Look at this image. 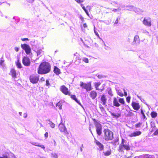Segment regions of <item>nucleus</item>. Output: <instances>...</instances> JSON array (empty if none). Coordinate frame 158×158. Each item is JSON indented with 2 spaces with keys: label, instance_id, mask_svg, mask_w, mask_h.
<instances>
[{
  "label": "nucleus",
  "instance_id": "1",
  "mask_svg": "<svg viewBox=\"0 0 158 158\" xmlns=\"http://www.w3.org/2000/svg\"><path fill=\"white\" fill-rule=\"evenodd\" d=\"M51 70V66L50 64L47 62H42L39 65L37 73L38 74L43 75L49 73Z\"/></svg>",
  "mask_w": 158,
  "mask_h": 158
},
{
  "label": "nucleus",
  "instance_id": "2",
  "mask_svg": "<svg viewBox=\"0 0 158 158\" xmlns=\"http://www.w3.org/2000/svg\"><path fill=\"white\" fill-rule=\"evenodd\" d=\"M103 138L106 141L111 140L114 138L113 133L108 129H105L103 131Z\"/></svg>",
  "mask_w": 158,
  "mask_h": 158
},
{
  "label": "nucleus",
  "instance_id": "3",
  "mask_svg": "<svg viewBox=\"0 0 158 158\" xmlns=\"http://www.w3.org/2000/svg\"><path fill=\"white\" fill-rule=\"evenodd\" d=\"M125 140L123 139H122L121 142L119 146L118 150L119 152H123L124 149L127 151L130 150V147L128 144H125Z\"/></svg>",
  "mask_w": 158,
  "mask_h": 158
},
{
  "label": "nucleus",
  "instance_id": "4",
  "mask_svg": "<svg viewBox=\"0 0 158 158\" xmlns=\"http://www.w3.org/2000/svg\"><path fill=\"white\" fill-rule=\"evenodd\" d=\"M92 120L94 122V124L96 128V131L97 134L100 136L102 133V125L95 118H92Z\"/></svg>",
  "mask_w": 158,
  "mask_h": 158
},
{
  "label": "nucleus",
  "instance_id": "5",
  "mask_svg": "<svg viewBox=\"0 0 158 158\" xmlns=\"http://www.w3.org/2000/svg\"><path fill=\"white\" fill-rule=\"evenodd\" d=\"M80 85L82 88L85 89L87 91H90L92 89L91 84L90 82L85 83L81 82Z\"/></svg>",
  "mask_w": 158,
  "mask_h": 158
},
{
  "label": "nucleus",
  "instance_id": "6",
  "mask_svg": "<svg viewBox=\"0 0 158 158\" xmlns=\"http://www.w3.org/2000/svg\"><path fill=\"white\" fill-rule=\"evenodd\" d=\"M39 76L35 74L31 75L29 77V80L32 84H36L39 81Z\"/></svg>",
  "mask_w": 158,
  "mask_h": 158
},
{
  "label": "nucleus",
  "instance_id": "7",
  "mask_svg": "<svg viewBox=\"0 0 158 158\" xmlns=\"http://www.w3.org/2000/svg\"><path fill=\"white\" fill-rule=\"evenodd\" d=\"M21 46L22 48L25 51L27 54L29 55L31 53V49L28 45L24 44H21Z\"/></svg>",
  "mask_w": 158,
  "mask_h": 158
},
{
  "label": "nucleus",
  "instance_id": "8",
  "mask_svg": "<svg viewBox=\"0 0 158 158\" xmlns=\"http://www.w3.org/2000/svg\"><path fill=\"white\" fill-rule=\"evenodd\" d=\"M60 90L64 95L68 96L70 95L71 92L65 85H61L60 88Z\"/></svg>",
  "mask_w": 158,
  "mask_h": 158
},
{
  "label": "nucleus",
  "instance_id": "9",
  "mask_svg": "<svg viewBox=\"0 0 158 158\" xmlns=\"http://www.w3.org/2000/svg\"><path fill=\"white\" fill-rule=\"evenodd\" d=\"M58 128L60 131L62 133H63L64 135L67 136L69 134L67 131L65 127L63 124H60L59 125Z\"/></svg>",
  "mask_w": 158,
  "mask_h": 158
},
{
  "label": "nucleus",
  "instance_id": "10",
  "mask_svg": "<svg viewBox=\"0 0 158 158\" xmlns=\"http://www.w3.org/2000/svg\"><path fill=\"white\" fill-rule=\"evenodd\" d=\"M22 63L23 64L26 66L30 65L31 62L29 59L27 57H24L22 60Z\"/></svg>",
  "mask_w": 158,
  "mask_h": 158
},
{
  "label": "nucleus",
  "instance_id": "11",
  "mask_svg": "<svg viewBox=\"0 0 158 158\" xmlns=\"http://www.w3.org/2000/svg\"><path fill=\"white\" fill-rule=\"evenodd\" d=\"M143 23L144 25L150 27L151 25V21L150 18H145L143 20Z\"/></svg>",
  "mask_w": 158,
  "mask_h": 158
},
{
  "label": "nucleus",
  "instance_id": "12",
  "mask_svg": "<svg viewBox=\"0 0 158 158\" xmlns=\"http://www.w3.org/2000/svg\"><path fill=\"white\" fill-rule=\"evenodd\" d=\"M133 108L136 110H138L140 108V106L138 103L133 101L131 104Z\"/></svg>",
  "mask_w": 158,
  "mask_h": 158
},
{
  "label": "nucleus",
  "instance_id": "13",
  "mask_svg": "<svg viewBox=\"0 0 158 158\" xmlns=\"http://www.w3.org/2000/svg\"><path fill=\"white\" fill-rule=\"evenodd\" d=\"M81 6L82 7V8L83 9L84 11L85 12V13L88 16H89V15L88 11L89 10V11H90L91 9L90 7L89 6H86V9L82 4H81Z\"/></svg>",
  "mask_w": 158,
  "mask_h": 158
},
{
  "label": "nucleus",
  "instance_id": "14",
  "mask_svg": "<svg viewBox=\"0 0 158 158\" xmlns=\"http://www.w3.org/2000/svg\"><path fill=\"white\" fill-rule=\"evenodd\" d=\"M141 133V132L140 131H135L129 134L128 136L131 137L137 136L140 135Z\"/></svg>",
  "mask_w": 158,
  "mask_h": 158
},
{
  "label": "nucleus",
  "instance_id": "15",
  "mask_svg": "<svg viewBox=\"0 0 158 158\" xmlns=\"http://www.w3.org/2000/svg\"><path fill=\"white\" fill-rule=\"evenodd\" d=\"M101 84V83L100 82H96L94 83V86L96 90L102 91L104 89V88L103 87L102 88H99V86Z\"/></svg>",
  "mask_w": 158,
  "mask_h": 158
},
{
  "label": "nucleus",
  "instance_id": "16",
  "mask_svg": "<svg viewBox=\"0 0 158 158\" xmlns=\"http://www.w3.org/2000/svg\"><path fill=\"white\" fill-rule=\"evenodd\" d=\"M53 71L56 75H58L61 73L60 69L56 66H54Z\"/></svg>",
  "mask_w": 158,
  "mask_h": 158
},
{
  "label": "nucleus",
  "instance_id": "17",
  "mask_svg": "<svg viewBox=\"0 0 158 158\" xmlns=\"http://www.w3.org/2000/svg\"><path fill=\"white\" fill-rule=\"evenodd\" d=\"M10 74L14 78H15L16 77V72L15 70L14 69H12L10 70Z\"/></svg>",
  "mask_w": 158,
  "mask_h": 158
},
{
  "label": "nucleus",
  "instance_id": "18",
  "mask_svg": "<svg viewBox=\"0 0 158 158\" xmlns=\"http://www.w3.org/2000/svg\"><path fill=\"white\" fill-rule=\"evenodd\" d=\"M95 143H96V145L99 147L100 151H102L103 150L104 146L102 143L97 140H95Z\"/></svg>",
  "mask_w": 158,
  "mask_h": 158
},
{
  "label": "nucleus",
  "instance_id": "19",
  "mask_svg": "<svg viewBox=\"0 0 158 158\" xmlns=\"http://www.w3.org/2000/svg\"><path fill=\"white\" fill-rule=\"evenodd\" d=\"M97 94L95 91H92L90 92L89 96L93 99H94L97 96Z\"/></svg>",
  "mask_w": 158,
  "mask_h": 158
},
{
  "label": "nucleus",
  "instance_id": "20",
  "mask_svg": "<svg viewBox=\"0 0 158 158\" xmlns=\"http://www.w3.org/2000/svg\"><path fill=\"white\" fill-rule=\"evenodd\" d=\"M101 100L102 102L103 105H105L106 104L107 99L105 94H103L102 95Z\"/></svg>",
  "mask_w": 158,
  "mask_h": 158
},
{
  "label": "nucleus",
  "instance_id": "21",
  "mask_svg": "<svg viewBox=\"0 0 158 158\" xmlns=\"http://www.w3.org/2000/svg\"><path fill=\"white\" fill-rule=\"evenodd\" d=\"M69 96H70L71 98L72 99L75 101L77 103L79 104V105H81V103L80 101H78L77 99V98L76 97V96L75 95H72L71 94V93H70V95H68Z\"/></svg>",
  "mask_w": 158,
  "mask_h": 158
},
{
  "label": "nucleus",
  "instance_id": "22",
  "mask_svg": "<svg viewBox=\"0 0 158 158\" xmlns=\"http://www.w3.org/2000/svg\"><path fill=\"white\" fill-rule=\"evenodd\" d=\"M113 104L114 106L116 107H118L120 106V104L118 102V100L115 97L113 98Z\"/></svg>",
  "mask_w": 158,
  "mask_h": 158
},
{
  "label": "nucleus",
  "instance_id": "23",
  "mask_svg": "<svg viewBox=\"0 0 158 158\" xmlns=\"http://www.w3.org/2000/svg\"><path fill=\"white\" fill-rule=\"evenodd\" d=\"M32 144L35 146L40 147L42 148L43 149H44L45 148V147L43 145H40L39 143H35V142H32Z\"/></svg>",
  "mask_w": 158,
  "mask_h": 158
},
{
  "label": "nucleus",
  "instance_id": "24",
  "mask_svg": "<svg viewBox=\"0 0 158 158\" xmlns=\"http://www.w3.org/2000/svg\"><path fill=\"white\" fill-rule=\"evenodd\" d=\"M15 64L18 68L21 69L22 68V66L19 59H18L17 61L15 62Z\"/></svg>",
  "mask_w": 158,
  "mask_h": 158
},
{
  "label": "nucleus",
  "instance_id": "25",
  "mask_svg": "<svg viewBox=\"0 0 158 158\" xmlns=\"http://www.w3.org/2000/svg\"><path fill=\"white\" fill-rule=\"evenodd\" d=\"M150 115L152 118H155L157 116V114L156 112L152 111L151 112Z\"/></svg>",
  "mask_w": 158,
  "mask_h": 158
},
{
  "label": "nucleus",
  "instance_id": "26",
  "mask_svg": "<svg viewBox=\"0 0 158 158\" xmlns=\"http://www.w3.org/2000/svg\"><path fill=\"white\" fill-rule=\"evenodd\" d=\"M62 102L60 101L56 104V106L59 108V109L61 110L62 108Z\"/></svg>",
  "mask_w": 158,
  "mask_h": 158
},
{
  "label": "nucleus",
  "instance_id": "27",
  "mask_svg": "<svg viewBox=\"0 0 158 158\" xmlns=\"http://www.w3.org/2000/svg\"><path fill=\"white\" fill-rule=\"evenodd\" d=\"M111 115L113 116L114 118H118L121 116V114L120 113H117L115 114L113 113H111Z\"/></svg>",
  "mask_w": 158,
  "mask_h": 158
},
{
  "label": "nucleus",
  "instance_id": "28",
  "mask_svg": "<svg viewBox=\"0 0 158 158\" xmlns=\"http://www.w3.org/2000/svg\"><path fill=\"white\" fill-rule=\"evenodd\" d=\"M111 150H110L105 152L104 153V154L105 156H108L111 154Z\"/></svg>",
  "mask_w": 158,
  "mask_h": 158
},
{
  "label": "nucleus",
  "instance_id": "29",
  "mask_svg": "<svg viewBox=\"0 0 158 158\" xmlns=\"http://www.w3.org/2000/svg\"><path fill=\"white\" fill-rule=\"evenodd\" d=\"M51 157L52 158H57V155L55 153H52L51 154Z\"/></svg>",
  "mask_w": 158,
  "mask_h": 158
},
{
  "label": "nucleus",
  "instance_id": "30",
  "mask_svg": "<svg viewBox=\"0 0 158 158\" xmlns=\"http://www.w3.org/2000/svg\"><path fill=\"white\" fill-rule=\"evenodd\" d=\"M119 102L122 104H125V101L124 99L123 98H120L118 100Z\"/></svg>",
  "mask_w": 158,
  "mask_h": 158
},
{
  "label": "nucleus",
  "instance_id": "31",
  "mask_svg": "<svg viewBox=\"0 0 158 158\" xmlns=\"http://www.w3.org/2000/svg\"><path fill=\"white\" fill-rule=\"evenodd\" d=\"M139 39L138 35H136L135 36L134 38V41L135 42L139 41Z\"/></svg>",
  "mask_w": 158,
  "mask_h": 158
},
{
  "label": "nucleus",
  "instance_id": "32",
  "mask_svg": "<svg viewBox=\"0 0 158 158\" xmlns=\"http://www.w3.org/2000/svg\"><path fill=\"white\" fill-rule=\"evenodd\" d=\"M142 123H137L135 125V127L136 128L139 127H140V126L142 125Z\"/></svg>",
  "mask_w": 158,
  "mask_h": 158
},
{
  "label": "nucleus",
  "instance_id": "33",
  "mask_svg": "<svg viewBox=\"0 0 158 158\" xmlns=\"http://www.w3.org/2000/svg\"><path fill=\"white\" fill-rule=\"evenodd\" d=\"M45 85L46 86L48 87L50 85V83L48 80H47L46 81Z\"/></svg>",
  "mask_w": 158,
  "mask_h": 158
},
{
  "label": "nucleus",
  "instance_id": "34",
  "mask_svg": "<svg viewBox=\"0 0 158 158\" xmlns=\"http://www.w3.org/2000/svg\"><path fill=\"white\" fill-rule=\"evenodd\" d=\"M117 94H118L121 96V97H123V96L124 95L123 94V93H122V92H121L119 90H118L117 92Z\"/></svg>",
  "mask_w": 158,
  "mask_h": 158
},
{
  "label": "nucleus",
  "instance_id": "35",
  "mask_svg": "<svg viewBox=\"0 0 158 158\" xmlns=\"http://www.w3.org/2000/svg\"><path fill=\"white\" fill-rule=\"evenodd\" d=\"M42 51L41 50H39L37 51L36 53L37 56L40 55L42 53Z\"/></svg>",
  "mask_w": 158,
  "mask_h": 158
},
{
  "label": "nucleus",
  "instance_id": "36",
  "mask_svg": "<svg viewBox=\"0 0 158 158\" xmlns=\"http://www.w3.org/2000/svg\"><path fill=\"white\" fill-rule=\"evenodd\" d=\"M131 97L130 96H128L126 98V100L127 102H128L129 103L130 102V99H131Z\"/></svg>",
  "mask_w": 158,
  "mask_h": 158
},
{
  "label": "nucleus",
  "instance_id": "37",
  "mask_svg": "<svg viewBox=\"0 0 158 158\" xmlns=\"http://www.w3.org/2000/svg\"><path fill=\"white\" fill-rule=\"evenodd\" d=\"M83 60L86 63H88L89 62V60L87 58H83Z\"/></svg>",
  "mask_w": 158,
  "mask_h": 158
},
{
  "label": "nucleus",
  "instance_id": "38",
  "mask_svg": "<svg viewBox=\"0 0 158 158\" xmlns=\"http://www.w3.org/2000/svg\"><path fill=\"white\" fill-rule=\"evenodd\" d=\"M50 125L52 128H54L55 127V124L52 122L50 123Z\"/></svg>",
  "mask_w": 158,
  "mask_h": 158
},
{
  "label": "nucleus",
  "instance_id": "39",
  "mask_svg": "<svg viewBox=\"0 0 158 158\" xmlns=\"http://www.w3.org/2000/svg\"><path fill=\"white\" fill-rule=\"evenodd\" d=\"M121 10L120 8H118L117 9H114L113 10H112V11L114 12H115L116 11H119V10Z\"/></svg>",
  "mask_w": 158,
  "mask_h": 158
},
{
  "label": "nucleus",
  "instance_id": "40",
  "mask_svg": "<svg viewBox=\"0 0 158 158\" xmlns=\"http://www.w3.org/2000/svg\"><path fill=\"white\" fill-rule=\"evenodd\" d=\"M77 3H81L84 2L85 0H75Z\"/></svg>",
  "mask_w": 158,
  "mask_h": 158
},
{
  "label": "nucleus",
  "instance_id": "41",
  "mask_svg": "<svg viewBox=\"0 0 158 158\" xmlns=\"http://www.w3.org/2000/svg\"><path fill=\"white\" fill-rule=\"evenodd\" d=\"M108 94L111 96H112L113 95L112 91L111 89H110L109 91H108Z\"/></svg>",
  "mask_w": 158,
  "mask_h": 158
},
{
  "label": "nucleus",
  "instance_id": "42",
  "mask_svg": "<svg viewBox=\"0 0 158 158\" xmlns=\"http://www.w3.org/2000/svg\"><path fill=\"white\" fill-rule=\"evenodd\" d=\"M154 135H158V129L156 130L153 133Z\"/></svg>",
  "mask_w": 158,
  "mask_h": 158
},
{
  "label": "nucleus",
  "instance_id": "43",
  "mask_svg": "<svg viewBox=\"0 0 158 158\" xmlns=\"http://www.w3.org/2000/svg\"><path fill=\"white\" fill-rule=\"evenodd\" d=\"M99 108H100V110H101V111L102 112L104 110H105L104 108L102 106H101L99 107Z\"/></svg>",
  "mask_w": 158,
  "mask_h": 158
},
{
  "label": "nucleus",
  "instance_id": "44",
  "mask_svg": "<svg viewBox=\"0 0 158 158\" xmlns=\"http://www.w3.org/2000/svg\"><path fill=\"white\" fill-rule=\"evenodd\" d=\"M27 2L29 3H32L34 2V0H26Z\"/></svg>",
  "mask_w": 158,
  "mask_h": 158
},
{
  "label": "nucleus",
  "instance_id": "45",
  "mask_svg": "<svg viewBox=\"0 0 158 158\" xmlns=\"http://www.w3.org/2000/svg\"><path fill=\"white\" fill-rule=\"evenodd\" d=\"M141 113L143 116V118H145L146 117V116L142 110H141Z\"/></svg>",
  "mask_w": 158,
  "mask_h": 158
},
{
  "label": "nucleus",
  "instance_id": "46",
  "mask_svg": "<svg viewBox=\"0 0 158 158\" xmlns=\"http://www.w3.org/2000/svg\"><path fill=\"white\" fill-rule=\"evenodd\" d=\"M44 136L45 138H47L48 136V133L47 132H46L44 134Z\"/></svg>",
  "mask_w": 158,
  "mask_h": 158
},
{
  "label": "nucleus",
  "instance_id": "47",
  "mask_svg": "<svg viewBox=\"0 0 158 158\" xmlns=\"http://www.w3.org/2000/svg\"><path fill=\"white\" fill-rule=\"evenodd\" d=\"M21 40L23 41L28 40V39L27 38H25L21 39Z\"/></svg>",
  "mask_w": 158,
  "mask_h": 158
},
{
  "label": "nucleus",
  "instance_id": "48",
  "mask_svg": "<svg viewBox=\"0 0 158 158\" xmlns=\"http://www.w3.org/2000/svg\"><path fill=\"white\" fill-rule=\"evenodd\" d=\"M19 48L17 47H16L15 48V50L16 52H18L19 50Z\"/></svg>",
  "mask_w": 158,
  "mask_h": 158
},
{
  "label": "nucleus",
  "instance_id": "49",
  "mask_svg": "<svg viewBox=\"0 0 158 158\" xmlns=\"http://www.w3.org/2000/svg\"><path fill=\"white\" fill-rule=\"evenodd\" d=\"M40 80L41 81H45V78L44 77H42L40 78Z\"/></svg>",
  "mask_w": 158,
  "mask_h": 158
},
{
  "label": "nucleus",
  "instance_id": "50",
  "mask_svg": "<svg viewBox=\"0 0 158 158\" xmlns=\"http://www.w3.org/2000/svg\"><path fill=\"white\" fill-rule=\"evenodd\" d=\"M118 18H117L115 22H114V23L115 24H117L118 23Z\"/></svg>",
  "mask_w": 158,
  "mask_h": 158
},
{
  "label": "nucleus",
  "instance_id": "51",
  "mask_svg": "<svg viewBox=\"0 0 158 158\" xmlns=\"http://www.w3.org/2000/svg\"><path fill=\"white\" fill-rule=\"evenodd\" d=\"M83 27L84 28H86L87 27V25L86 23H85L83 25Z\"/></svg>",
  "mask_w": 158,
  "mask_h": 158
},
{
  "label": "nucleus",
  "instance_id": "52",
  "mask_svg": "<svg viewBox=\"0 0 158 158\" xmlns=\"http://www.w3.org/2000/svg\"><path fill=\"white\" fill-rule=\"evenodd\" d=\"M0 158H8L7 156H3V157H0Z\"/></svg>",
  "mask_w": 158,
  "mask_h": 158
},
{
  "label": "nucleus",
  "instance_id": "53",
  "mask_svg": "<svg viewBox=\"0 0 158 158\" xmlns=\"http://www.w3.org/2000/svg\"><path fill=\"white\" fill-rule=\"evenodd\" d=\"M94 32L95 33V34L98 36V37H99V35H98V33L96 31H94Z\"/></svg>",
  "mask_w": 158,
  "mask_h": 158
},
{
  "label": "nucleus",
  "instance_id": "54",
  "mask_svg": "<svg viewBox=\"0 0 158 158\" xmlns=\"http://www.w3.org/2000/svg\"><path fill=\"white\" fill-rule=\"evenodd\" d=\"M127 92L124 91V96H127Z\"/></svg>",
  "mask_w": 158,
  "mask_h": 158
},
{
  "label": "nucleus",
  "instance_id": "55",
  "mask_svg": "<svg viewBox=\"0 0 158 158\" xmlns=\"http://www.w3.org/2000/svg\"><path fill=\"white\" fill-rule=\"evenodd\" d=\"M157 27H158V24H157Z\"/></svg>",
  "mask_w": 158,
  "mask_h": 158
}]
</instances>
